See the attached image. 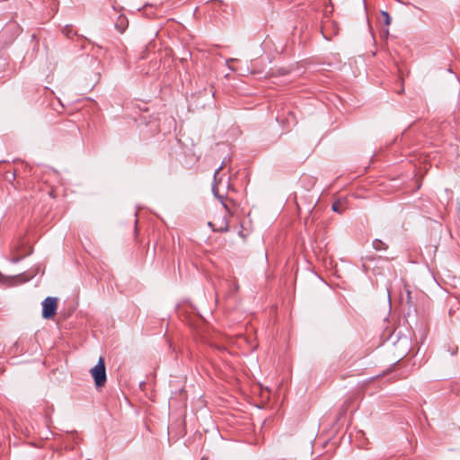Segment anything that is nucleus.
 <instances>
[{
    "label": "nucleus",
    "mask_w": 460,
    "mask_h": 460,
    "mask_svg": "<svg viewBox=\"0 0 460 460\" xmlns=\"http://www.w3.org/2000/svg\"><path fill=\"white\" fill-rule=\"evenodd\" d=\"M231 177L229 174H214V183L212 191L214 195L221 200L225 210H227V206L223 202V199L230 187Z\"/></svg>",
    "instance_id": "f257e3e1"
},
{
    "label": "nucleus",
    "mask_w": 460,
    "mask_h": 460,
    "mask_svg": "<svg viewBox=\"0 0 460 460\" xmlns=\"http://www.w3.org/2000/svg\"><path fill=\"white\" fill-rule=\"evenodd\" d=\"M91 375L94 379L96 387H102L106 384V368L104 358L101 357L98 363L91 369Z\"/></svg>",
    "instance_id": "f03ea898"
},
{
    "label": "nucleus",
    "mask_w": 460,
    "mask_h": 460,
    "mask_svg": "<svg viewBox=\"0 0 460 460\" xmlns=\"http://www.w3.org/2000/svg\"><path fill=\"white\" fill-rule=\"evenodd\" d=\"M58 298L48 296L42 302V317L45 319L52 318L57 312Z\"/></svg>",
    "instance_id": "7ed1b4c3"
},
{
    "label": "nucleus",
    "mask_w": 460,
    "mask_h": 460,
    "mask_svg": "<svg viewBox=\"0 0 460 460\" xmlns=\"http://www.w3.org/2000/svg\"><path fill=\"white\" fill-rule=\"evenodd\" d=\"M226 212H228V209L226 210L225 214L222 217H219L217 218H214V221H209L208 226L212 228L214 232H226L228 230V221L226 219Z\"/></svg>",
    "instance_id": "20e7f679"
},
{
    "label": "nucleus",
    "mask_w": 460,
    "mask_h": 460,
    "mask_svg": "<svg viewBox=\"0 0 460 460\" xmlns=\"http://www.w3.org/2000/svg\"><path fill=\"white\" fill-rule=\"evenodd\" d=\"M404 291H405V296H403V295L401 296V303L405 304L406 305L411 307L412 305L413 302H412V297H411V292L409 289L408 286L404 287Z\"/></svg>",
    "instance_id": "39448f33"
},
{
    "label": "nucleus",
    "mask_w": 460,
    "mask_h": 460,
    "mask_svg": "<svg viewBox=\"0 0 460 460\" xmlns=\"http://www.w3.org/2000/svg\"><path fill=\"white\" fill-rule=\"evenodd\" d=\"M115 26L118 29V31L122 33L128 26V21L126 17L120 15L118 18V22H116Z\"/></svg>",
    "instance_id": "423d86ee"
},
{
    "label": "nucleus",
    "mask_w": 460,
    "mask_h": 460,
    "mask_svg": "<svg viewBox=\"0 0 460 460\" xmlns=\"http://www.w3.org/2000/svg\"><path fill=\"white\" fill-rule=\"evenodd\" d=\"M332 211L337 212L339 214L343 213V211L345 210L344 202L341 200L334 201L332 205Z\"/></svg>",
    "instance_id": "0eeeda50"
},
{
    "label": "nucleus",
    "mask_w": 460,
    "mask_h": 460,
    "mask_svg": "<svg viewBox=\"0 0 460 460\" xmlns=\"http://www.w3.org/2000/svg\"><path fill=\"white\" fill-rule=\"evenodd\" d=\"M373 248L376 251L386 250L388 248V245L385 243H384L382 240L375 239L373 241Z\"/></svg>",
    "instance_id": "6e6552de"
},
{
    "label": "nucleus",
    "mask_w": 460,
    "mask_h": 460,
    "mask_svg": "<svg viewBox=\"0 0 460 460\" xmlns=\"http://www.w3.org/2000/svg\"><path fill=\"white\" fill-rule=\"evenodd\" d=\"M63 33L69 39L73 38L76 34L72 25H66L63 29Z\"/></svg>",
    "instance_id": "1a4fd4ad"
},
{
    "label": "nucleus",
    "mask_w": 460,
    "mask_h": 460,
    "mask_svg": "<svg viewBox=\"0 0 460 460\" xmlns=\"http://www.w3.org/2000/svg\"><path fill=\"white\" fill-rule=\"evenodd\" d=\"M381 15H382V17L384 19L385 24V25H389L391 23V17H390L389 13L387 12H385V11H383L381 13Z\"/></svg>",
    "instance_id": "9d476101"
},
{
    "label": "nucleus",
    "mask_w": 460,
    "mask_h": 460,
    "mask_svg": "<svg viewBox=\"0 0 460 460\" xmlns=\"http://www.w3.org/2000/svg\"><path fill=\"white\" fill-rule=\"evenodd\" d=\"M420 170L423 171V172H427L429 170V167H428L425 164L423 167H420Z\"/></svg>",
    "instance_id": "9b49d317"
},
{
    "label": "nucleus",
    "mask_w": 460,
    "mask_h": 460,
    "mask_svg": "<svg viewBox=\"0 0 460 460\" xmlns=\"http://www.w3.org/2000/svg\"><path fill=\"white\" fill-rule=\"evenodd\" d=\"M232 285H233V287H234V290H235V291H237V290H238V288H239L238 284H237L235 281H234V282L232 283Z\"/></svg>",
    "instance_id": "f8f14e48"
},
{
    "label": "nucleus",
    "mask_w": 460,
    "mask_h": 460,
    "mask_svg": "<svg viewBox=\"0 0 460 460\" xmlns=\"http://www.w3.org/2000/svg\"><path fill=\"white\" fill-rule=\"evenodd\" d=\"M137 222H138V219H136L135 220V223H136V234H137V232H138V229H137Z\"/></svg>",
    "instance_id": "ddd939ff"
},
{
    "label": "nucleus",
    "mask_w": 460,
    "mask_h": 460,
    "mask_svg": "<svg viewBox=\"0 0 460 460\" xmlns=\"http://www.w3.org/2000/svg\"><path fill=\"white\" fill-rule=\"evenodd\" d=\"M146 8H147V4H146V13H145V15H146V16L149 15V13H147Z\"/></svg>",
    "instance_id": "4468645a"
},
{
    "label": "nucleus",
    "mask_w": 460,
    "mask_h": 460,
    "mask_svg": "<svg viewBox=\"0 0 460 460\" xmlns=\"http://www.w3.org/2000/svg\"><path fill=\"white\" fill-rule=\"evenodd\" d=\"M221 170H222V167H218V169H217L215 172H219V171H221Z\"/></svg>",
    "instance_id": "2eb2a0df"
},
{
    "label": "nucleus",
    "mask_w": 460,
    "mask_h": 460,
    "mask_svg": "<svg viewBox=\"0 0 460 460\" xmlns=\"http://www.w3.org/2000/svg\"><path fill=\"white\" fill-rule=\"evenodd\" d=\"M144 385V383H143V382H141V383L139 384V386H140V387H142V385Z\"/></svg>",
    "instance_id": "dca6fc26"
}]
</instances>
